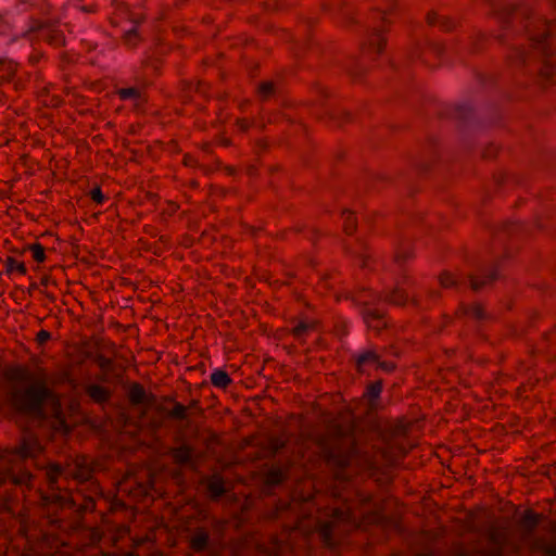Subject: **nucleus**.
Masks as SVG:
<instances>
[{"mask_svg":"<svg viewBox=\"0 0 556 556\" xmlns=\"http://www.w3.org/2000/svg\"><path fill=\"white\" fill-rule=\"evenodd\" d=\"M485 1L494 9L501 26L505 30L498 36V39L503 42L506 41L509 37L507 33L509 28H514L516 31L525 30L533 50H539L545 58L538 74V84L543 89L553 85L556 74V56L554 55L556 22L534 16L531 8L525 4L502 9L500 0Z\"/></svg>","mask_w":556,"mask_h":556,"instance_id":"obj_1","label":"nucleus"},{"mask_svg":"<svg viewBox=\"0 0 556 556\" xmlns=\"http://www.w3.org/2000/svg\"><path fill=\"white\" fill-rule=\"evenodd\" d=\"M355 430L356 424L352 418L345 424H329L326 432L316 437L315 444L319 450L320 458L327 467L343 471L358 456Z\"/></svg>","mask_w":556,"mask_h":556,"instance_id":"obj_2","label":"nucleus"},{"mask_svg":"<svg viewBox=\"0 0 556 556\" xmlns=\"http://www.w3.org/2000/svg\"><path fill=\"white\" fill-rule=\"evenodd\" d=\"M4 377L11 382H30L26 388L12 390L10 393V403L18 413L40 414L46 401L53 395L45 377L37 379L25 365L9 367L4 371Z\"/></svg>","mask_w":556,"mask_h":556,"instance_id":"obj_3","label":"nucleus"},{"mask_svg":"<svg viewBox=\"0 0 556 556\" xmlns=\"http://www.w3.org/2000/svg\"><path fill=\"white\" fill-rule=\"evenodd\" d=\"M40 505L48 511L56 513L59 509H71L80 516L96 510L94 497L87 495L83 490L66 491L63 494L54 491L50 494L40 492Z\"/></svg>","mask_w":556,"mask_h":556,"instance_id":"obj_4","label":"nucleus"},{"mask_svg":"<svg viewBox=\"0 0 556 556\" xmlns=\"http://www.w3.org/2000/svg\"><path fill=\"white\" fill-rule=\"evenodd\" d=\"M354 369L358 375L367 374V369L374 366L376 370H382L387 374H393L397 369V364L393 361L382 359L381 354L375 346L363 349L352 355Z\"/></svg>","mask_w":556,"mask_h":556,"instance_id":"obj_5","label":"nucleus"},{"mask_svg":"<svg viewBox=\"0 0 556 556\" xmlns=\"http://www.w3.org/2000/svg\"><path fill=\"white\" fill-rule=\"evenodd\" d=\"M486 539L492 546L476 549V553L479 556H503L505 546L508 543L507 529L505 527L491 525L486 529Z\"/></svg>","mask_w":556,"mask_h":556,"instance_id":"obj_6","label":"nucleus"},{"mask_svg":"<svg viewBox=\"0 0 556 556\" xmlns=\"http://www.w3.org/2000/svg\"><path fill=\"white\" fill-rule=\"evenodd\" d=\"M92 495L96 500V504L100 501H103L106 504V508L103 511H100L101 521L105 522L109 514H114L119 510H125L127 508L126 503L118 498L116 494L110 496L105 495L99 482H91L89 485V494Z\"/></svg>","mask_w":556,"mask_h":556,"instance_id":"obj_7","label":"nucleus"},{"mask_svg":"<svg viewBox=\"0 0 556 556\" xmlns=\"http://www.w3.org/2000/svg\"><path fill=\"white\" fill-rule=\"evenodd\" d=\"M359 314L369 329L380 332L388 327V313L381 304L367 306Z\"/></svg>","mask_w":556,"mask_h":556,"instance_id":"obj_8","label":"nucleus"},{"mask_svg":"<svg viewBox=\"0 0 556 556\" xmlns=\"http://www.w3.org/2000/svg\"><path fill=\"white\" fill-rule=\"evenodd\" d=\"M500 278V267L497 264L491 265L486 269H481L476 274H469V286L473 292H479L482 289L491 286Z\"/></svg>","mask_w":556,"mask_h":556,"instance_id":"obj_9","label":"nucleus"},{"mask_svg":"<svg viewBox=\"0 0 556 556\" xmlns=\"http://www.w3.org/2000/svg\"><path fill=\"white\" fill-rule=\"evenodd\" d=\"M445 52V47L440 42L425 41L416 46L413 59H420L425 64L433 65L432 60H440Z\"/></svg>","mask_w":556,"mask_h":556,"instance_id":"obj_10","label":"nucleus"},{"mask_svg":"<svg viewBox=\"0 0 556 556\" xmlns=\"http://www.w3.org/2000/svg\"><path fill=\"white\" fill-rule=\"evenodd\" d=\"M386 30L387 29L384 27L375 28L374 33L368 38V41L362 45V53H375L376 55H380L387 46V39L383 36Z\"/></svg>","mask_w":556,"mask_h":556,"instance_id":"obj_11","label":"nucleus"},{"mask_svg":"<svg viewBox=\"0 0 556 556\" xmlns=\"http://www.w3.org/2000/svg\"><path fill=\"white\" fill-rule=\"evenodd\" d=\"M194 448L189 444H181L179 446L170 447L168 454L170 455L173 463L178 466H190L195 467L193 459Z\"/></svg>","mask_w":556,"mask_h":556,"instance_id":"obj_12","label":"nucleus"},{"mask_svg":"<svg viewBox=\"0 0 556 556\" xmlns=\"http://www.w3.org/2000/svg\"><path fill=\"white\" fill-rule=\"evenodd\" d=\"M532 58V51H527L522 46H514L506 54V62L510 67L520 68L530 64Z\"/></svg>","mask_w":556,"mask_h":556,"instance_id":"obj_13","label":"nucleus"},{"mask_svg":"<svg viewBox=\"0 0 556 556\" xmlns=\"http://www.w3.org/2000/svg\"><path fill=\"white\" fill-rule=\"evenodd\" d=\"M351 300L354 302V304L359 307L361 309H364L367 306H374L376 304L382 303V294L376 293L371 289H362L356 292H354L351 296Z\"/></svg>","mask_w":556,"mask_h":556,"instance_id":"obj_14","label":"nucleus"},{"mask_svg":"<svg viewBox=\"0 0 556 556\" xmlns=\"http://www.w3.org/2000/svg\"><path fill=\"white\" fill-rule=\"evenodd\" d=\"M93 468L86 462V457L77 458L75 467L70 476L79 481L80 483L89 482L86 490L81 489L86 494H89V485L92 482Z\"/></svg>","mask_w":556,"mask_h":556,"instance_id":"obj_15","label":"nucleus"},{"mask_svg":"<svg viewBox=\"0 0 556 556\" xmlns=\"http://www.w3.org/2000/svg\"><path fill=\"white\" fill-rule=\"evenodd\" d=\"M457 317H468L477 321L485 320L489 318L484 306L479 303L466 304L460 303L455 312Z\"/></svg>","mask_w":556,"mask_h":556,"instance_id":"obj_16","label":"nucleus"},{"mask_svg":"<svg viewBox=\"0 0 556 556\" xmlns=\"http://www.w3.org/2000/svg\"><path fill=\"white\" fill-rule=\"evenodd\" d=\"M426 22L431 27H438L441 31H452L456 24L447 15H440L434 11H429L426 15Z\"/></svg>","mask_w":556,"mask_h":556,"instance_id":"obj_17","label":"nucleus"},{"mask_svg":"<svg viewBox=\"0 0 556 556\" xmlns=\"http://www.w3.org/2000/svg\"><path fill=\"white\" fill-rule=\"evenodd\" d=\"M85 393L99 405L108 403L112 397V391L109 388L97 383L88 384L85 388Z\"/></svg>","mask_w":556,"mask_h":556,"instance_id":"obj_18","label":"nucleus"},{"mask_svg":"<svg viewBox=\"0 0 556 556\" xmlns=\"http://www.w3.org/2000/svg\"><path fill=\"white\" fill-rule=\"evenodd\" d=\"M543 515L528 508L523 511L522 516L518 520V526L526 532L532 533L540 522L543 520Z\"/></svg>","mask_w":556,"mask_h":556,"instance_id":"obj_19","label":"nucleus"},{"mask_svg":"<svg viewBox=\"0 0 556 556\" xmlns=\"http://www.w3.org/2000/svg\"><path fill=\"white\" fill-rule=\"evenodd\" d=\"M383 380L377 379L367 383L363 397L367 400L370 408H375L380 400L383 390Z\"/></svg>","mask_w":556,"mask_h":556,"instance_id":"obj_20","label":"nucleus"},{"mask_svg":"<svg viewBox=\"0 0 556 556\" xmlns=\"http://www.w3.org/2000/svg\"><path fill=\"white\" fill-rule=\"evenodd\" d=\"M318 326L319 321L317 320H300L291 328L290 334L294 339L302 341L309 332L317 330Z\"/></svg>","mask_w":556,"mask_h":556,"instance_id":"obj_21","label":"nucleus"},{"mask_svg":"<svg viewBox=\"0 0 556 556\" xmlns=\"http://www.w3.org/2000/svg\"><path fill=\"white\" fill-rule=\"evenodd\" d=\"M210 541L208 532L204 528H197L189 541L190 548L195 553H202L207 548Z\"/></svg>","mask_w":556,"mask_h":556,"instance_id":"obj_22","label":"nucleus"},{"mask_svg":"<svg viewBox=\"0 0 556 556\" xmlns=\"http://www.w3.org/2000/svg\"><path fill=\"white\" fill-rule=\"evenodd\" d=\"M412 427V422L405 417L397 418L393 424L386 428V433L391 438L406 437Z\"/></svg>","mask_w":556,"mask_h":556,"instance_id":"obj_23","label":"nucleus"},{"mask_svg":"<svg viewBox=\"0 0 556 556\" xmlns=\"http://www.w3.org/2000/svg\"><path fill=\"white\" fill-rule=\"evenodd\" d=\"M288 478V471L281 469L280 467H271L265 475H264V484L266 486H278L282 484Z\"/></svg>","mask_w":556,"mask_h":556,"instance_id":"obj_24","label":"nucleus"},{"mask_svg":"<svg viewBox=\"0 0 556 556\" xmlns=\"http://www.w3.org/2000/svg\"><path fill=\"white\" fill-rule=\"evenodd\" d=\"M382 294V303H390L393 305H405L408 301V293L400 288L395 287L392 291L381 292Z\"/></svg>","mask_w":556,"mask_h":556,"instance_id":"obj_25","label":"nucleus"},{"mask_svg":"<svg viewBox=\"0 0 556 556\" xmlns=\"http://www.w3.org/2000/svg\"><path fill=\"white\" fill-rule=\"evenodd\" d=\"M161 401L165 403H174L173 408L167 412V417L169 419L185 420L188 418L187 407L184 404L176 402L175 397L170 395H164L162 396Z\"/></svg>","mask_w":556,"mask_h":556,"instance_id":"obj_26","label":"nucleus"},{"mask_svg":"<svg viewBox=\"0 0 556 556\" xmlns=\"http://www.w3.org/2000/svg\"><path fill=\"white\" fill-rule=\"evenodd\" d=\"M206 489L213 498L223 496L226 493L223 476L213 475L207 481Z\"/></svg>","mask_w":556,"mask_h":556,"instance_id":"obj_27","label":"nucleus"},{"mask_svg":"<svg viewBox=\"0 0 556 556\" xmlns=\"http://www.w3.org/2000/svg\"><path fill=\"white\" fill-rule=\"evenodd\" d=\"M287 440L279 435H270L267 441L262 445V448L268 456L274 457L279 451L285 448Z\"/></svg>","mask_w":556,"mask_h":556,"instance_id":"obj_28","label":"nucleus"},{"mask_svg":"<svg viewBox=\"0 0 556 556\" xmlns=\"http://www.w3.org/2000/svg\"><path fill=\"white\" fill-rule=\"evenodd\" d=\"M146 389L139 382H134L130 384L128 390V401L132 406H138L144 403L146 399Z\"/></svg>","mask_w":556,"mask_h":556,"instance_id":"obj_29","label":"nucleus"},{"mask_svg":"<svg viewBox=\"0 0 556 556\" xmlns=\"http://www.w3.org/2000/svg\"><path fill=\"white\" fill-rule=\"evenodd\" d=\"M213 387L226 390L231 383L232 379L229 374L224 369H215L210 377Z\"/></svg>","mask_w":556,"mask_h":556,"instance_id":"obj_30","label":"nucleus"},{"mask_svg":"<svg viewBox=\"0 0 556 556\" xmlns=\"http://www.w3.org/2000/svg\"><path fill=\"white\" fill-rule=\"evenodd\" d=\"M94 362L100 368V370L103 372V376L99 377V380L103 382L108 381V375L115 369L113 359L106 357L101 353H98L94 356Z\"/></svg>","mask_w":556,"mask_h":556,"instance_id":"obj_31","label":"nucleus"},{"mask_svg":"<svg viewBox=\"0 0 556 556\" xmlns=\"http://www.w3.org/2000/svg\"><path fill=\"white\" fill-rule=\"evenodd\" d=\"M49 33L46 37V42L54 48H62L66 46V37L63 30L59 29L56 26L48 28Z\"/></svg>","mask_w":556,"mask_h":556,"instance_id":"obj_32","label":"nucleus"},{"mask_svg":"<svg viewBox=\"0 0 556 556\" xmlns=\"http://www.w3.org/2000/svg\"><path fill=\"white\" fill-rule=\"evenodd\" d=\"M3 263L5 268V275L8 276L12 275L13 273H17L23 276L27 274V267L25 263L17 261L13 256H7Z\"/></svg>","mask_w":556,"mask_h":556,"instance_id":"obj_33","label":"nucleus"},{"mask_svg":"<svg viewBox=\"0 0 556 556\" xmlns=\"http://www.w3.org/2000/svg\"><path fill=\"white\" fill-rule=\"evenodd\" d=\"M59 20H40L30 17L28 22V28L26 34L37 33L42 29H48L53 26H58Z\"/></svg>","mask_w":556,"mask_h":556,"instance_id":"obj_34","label":"nucleus"},{"mask_svg":"<svg viewBox=\"0 0 556 556\" xmlns=\"http://www.w3.org/2000/svg\"><path fill=\"white\" fill-rule=\"evenodd\" d=\"M64 469L59 464H50L46 470L48 485L51 490L58 489L56 483L59 478L63 475Z\"/></svg>","mask_w":556,"mask_h":556,"instance_id":"obj_35","label":"nucleus"},{"mask_svg":"<svg viewBox=\"0 0 556 556\" xmlns=\"http://www.w3.org/2000/svg\"><path fill=\"white\" fill-rule=\"evenodd\" d=\"M115 93L122 101L132 100L136 104L142 99V92L138 87L118 88Z\"/></svg>","mask_w":556,"mask_h":556,"instance_id":"obj_36","label":"nucleus"},{"mask_svg":"<svg viewBox=\"0 0 556 556\" xmlns=\"http://www.w3.org/2000/svg\"><path fill=\"white\" fill-rule=\"evenodd\" d=\"M319 534L326 546L330 548L336 546L333 542V521H325L319 528Z\"/></svg>","mask_w":556,"mask_h":556,"instance_id":"obj_37","label":"nucleus"},{"mask_svg":"<svg viewBox=\"0 0 556 556\" xmlns=\"http://www.w3.org/2000/svg\"><path fill=\"white\" fill-rule=\"evenodd\" d=\"M23 251L31 252V256H33L34 261L37 262V263H43L46 261V258H47L46 249L39 242H34V243L25 244L23 247Z\"/></svg>","mask_w":556,"mask_h":556,"instance_id":"obj_38","label":"nucleus"},{"mask_svg":"<svg viewBox=\"0 0 556 556\" xmlns=\"http://www.w3.org/2000/svg\"><path fill=\"white\" fill-rule=\"evenodd\" d=\"M276 91L275 84L269 80H265L257 86V96L262 102L268 101Z\"/></svg>","mask_w":556,"mask_h":556,"instance_id":"obj_39","label":"nucleus"},{"mask_svg":"<svg viewBox=\"0 0 556 556\" xmlns=\"http://www.w3.org/2000/svg\"><path fill=\"white\" fill-rule=\"evenodd\" d=\"M0 65L3 66L4 74H0V85L10 83L16 74L17 64L13 61L0 60Z\"/></svg>","mask_w":556,"mask_h":556,"instance_id":"obj_40","label":"nucleus"},{"mask_svg":"<svg viewBox=\"0 0 556 556\" xmlns=\"http://www.w3.org/2000/svg\"><path fill=\"white\" fill-rule=\"evenodd\" d=\"M532 551L542 552L545 556H556V544L548 543L544 539H536L532 544Z\"/></svg>","mask_w":556,"mask_h":556,"instance_id":"obj_41","label":"nucleus"},{"mask_svg":"<svg viewBox=\"0 0 556 556\" xmlns=\"http://www.w3.org/2000/svg\"><path fill=\"white\" fill-rule=\"evenodd\" d=\"M439 282L443 288H459L463 281H459L454 274L444 270L439 276Z\"/></svg>","mask_w":556,"mask_h":556,"instance_id":"obj_42","label":"nucleus"},{"mask_svg":"<svg viewBox=\"0 0 556 556\" xmlns=\"http://www.w3.org/2000/svg\"><path fill=\"white\" fill-rule=\"evenodd\" d=\"M34 447V443H30L26 439H23L20 446H17L13 453L18 455L22 459H27L35 456Z\"/></svg>","mask_w":556,"mask_h":556,"instance_id":"obj_43","label":"nucleus"},{"mask_svg":"<svg viewBox=\"0 0 556 556\" xmlns=\"http://www.w3.org/2000/svg\"><path fill=\"white\" fill-rule=\"evenodd\" d=\"M344 220H343V231L351 236L357 229V218L355 217L353 212L344 211L343 212Z\"/></svg>","mask_w":556,"mask_h":556,"instance_id":"obj_44","label":"nucleus"},{"mask_svg":"<svg viewBox=\"0 0 556 556\" xmlns=\"http://www.w3.org/2000/svg\"><path fill=\"white\" fill-rule=\"evenodd\" d=\"M123 41L128 47H137L141 41V37L138 33V27L135 25L130 29L126 30L123 35Z\"/></svg>","mask_w":556,"mask_h":556,"instance_id":"obj_45","label":"nucleus"},{"mask_svg":"<svg viewBox=\"0 0 556 556\" xmlns=\"http://www.w3.org/2000/svg\"><path fill=\"white\" fill-rule=\"evenodd\" d=\"M384 514L380 510H369L363 515V522L371 526H382Z\"/></svg>","mask_w":556,"mask_h":556,"instance_id":"obj_46","label":"nucleus"},{"mask_svg":"<svg viewBox=\"0 0 556 556\" xmlns=\"http://www.w3.org/2000/svg\"><path fill=\"white\" fill-rule=\"evenodd\" d=\"M352 513L349 508L334 507L331 510L330 517L336 521L348 522L351 519Z\"/></svg>","mask_w":556,"mask_h":556,"instance_id":"obj_47","label":"nucleus"},{"mask_svg":"<svg viewBox=\"0 0 556 556\" xmlns=\"http://www.w3.org/2000/svg\"><path fill=\"white\" fill-rule=\"evenodd\" d=\"M473 110L468 104H459L455 106L456 118L460 122L467 121L472 116Z\"/></svg>","mask_w":556,"mask_h":556,"instance_id":"obj_48","label":"nucleus"},{"mask_svg":"<svg viewBox=\"0 0 556 556\" xmlns=\"http://www.w3.org/2000/svg\"><path fill=\"white\" fill-rule=\"evenodd\" d=\"M88 195L96 204H103L108 198L102 192L101 186L96 185L89 192Z\"/></svg>","mask_w":556,"mask_h":556,"instance_id":"obj_49","label":"nucleus"},{"mask_svg":"<svg viewBox=\"0 0 556 556\" xmlns=\"http://www.w3.org/2000/svg\"><path fill=\"white\" fill-rule=\"evenodd\" d=\"M414 257L412 249L400 250L395 253L394 260L397 264L402 265Z\"/></svg>","mask_w":556,"mask_h":556,"instance_id":"obj_50","label":"nucleus"},{"mask_svg":"<svg viewBox=\"0 0 556 556\" xmlns=\"http://www.w3.org/2000/svg\"><path fill=\"white\" fill-rule=\"evenodd\" d=\"M384 519L382 521V528H393L399 530L401 528V519L394 515H384Z\"/></svg>","mask_w":556,"mask_h":556,"instance_id":"obj_51","label":"nucleus"},{"mask_svg":"<svg viewBox=\"0 0 556 556\" xmlns=\"http://www.w3.org/2000/svg\"><path fill=\"white\" fill-rule=\"evenodd\" d=\"M390 1V4H388L384 9H382L381 11H378L377 14H379L381 21L383 23H386L387 21V16L390 15L394 9H395V5H396V0H389Z\"/></svg>","mask_w":556,"mask_h":556,"instance_id":"obj_52","label":"nucleus"},{"mask_svg":"<svg viewBox=\"0 0 556 556\" xmlns=\"http://www.w3.org/2000/svg\"><path fill=\"white\" fill-rule=\"evenodd\" d=\"M497 153H498V148L495 144L491 143L484 148V150L482 152V157L486 159V160H491V159L496 157Z\"/></svg>","mask_w":556,"mask_h":556,"instance_id":"obj_53","label":"nucleus"},{"mask_svg":"<svg viewBox=\"0 0 556 556\" xmlns=\"http://www.w3.org/2000/svg\"><path fill=\"white\" fill-rule=\"evenodd\" d=\"M333 331L342 339L349 334V327L345 321H340L334 325Z\"/></svg>","mask_w":556,"mask_h":556,"instance_id":"obj_54","label":"nucleus"},{"mask_svg":"<svg viewBox=\"0 0 556 556\" xmlns=\"http://www.w3.org/2000/svg\"><path fill=\"white\" fill-rule=\"evenodd\" d=\"M331 118H338V126H343L344 124L352 122V115L348 111H341L337 116L331 115Z\"/></svg>","mask_w":556,"mask_h":556,"instance_id":"obj_55","label":"nucleus"},{"mask_svg":"<svg viewBox=\"0 0 556 556\" xmlns=\"http://www.w3.org/2000/svg\"><path fill=\"white\" fill-rule=\"evenodd\" d=\"M51 339V332L46 330V329H41L40 331L37 332L36 334V341L39 345H42L45 344L46 342H48L49 340Z\"/></svg>","mask_w":556,"mask_h":556,"instance_id":"obj_56","label":"nucleus"},{"mask_svg":"<svg viewBox=\"0 0 556 556\" xmlns=\"http://www.w3.org/2000/svg\"><path fill=\"white\" fill-rule=\"evenodd\" d=\"M156 395L152 392H146V399H144V403L142 405H144L147 408H152L154 406V404L156 403Z\"/></svg>","mask_w":556,"mask_h":556,"instance_id":"obj_57","label":"nucleus"},{"mask_svg":"<svg viewBox=\"0 0 556 556\" xmlns=\"http://www.w3.org/2000/svg\"><path fill=\"white\" fill-rule=\"evenodd\" d=\"M186 407H187V410H188V409H193V410H197V413H198L199 415H202V414H203V408L201 407V402H200V400H198V399H192V400L189 402L188 406H186Z\"/></svg>","mask_w":556,"mask_h":556,"instance_id":"obj_58","label":"nucleus"},{"mask_svg":"<svg viewBox=\"0 0 556 556\" xmlns=\"http://www.w3.org/2000/svg\"><path fill=\"white\" fill-rule=\"evenodd\" d=\"M182 164L188 167H195L198 160L193 155L186 153L182 157Z\"/></svg>","mask_w":556,"mask_h":556,"instance_id":"obj_59","label":"nucleus"},{"mask_svg":"<svg viewBox=\"0 0 556 556\" xmlns=\"http://www.w3.org/2000/svg\"><path fill=\"white\" fill-rule=\"evenodd\" d=\"M356 257L361 268H366L368 266V260L370 258L369 254L361 252L356 255Z\"/></svg>","mask_w":556,"mask_h":556,"instance_id":"obj_60","label":"nucleus"},{"mask_svg":"<svg viewBox=\"0 0 556 556\" xmlns=\"http://www.w3.org/2000/svg\"><path fill=\"white\" fill-rule=\"evenodd\" d=\"M236 125L241 131L244 132L251 127L252 123L248 118H238L236 121Z\"/></svg>","mask_w":556,"mask_h":556,"instance_id":"obj_61","label":"nucleus"},{"mask_svg":"<svg viewBox=\"0 0 556 556\" xmlns=\"http://www.w3.org/2000/svg\"><path fill=\"white\" fill-rule=\"evenodd\" d=\"M519 228L520 225L518 223L506 222L503 224V230L508 231L509 233L516 231Z\"/></svg>","mask_w":556,"mask_h":556,"instance_id":"obj_62","label":"nucleus"},{"mask_svg":"<svg viewBox=\"0 0 556 556\" xmlns=\"http://www.w3.org/2000/svg\"><path fill=\"white\" fill-rule=\"evenodd\" d=\"M51 283H52V285H55V281L52 279V277H51V276H49V275H45V276H42V277H41V279H40V285H41L42 287H48V286H49V285H51Z\"/></svg>","mask_w":556,"mask_h":556,"instance_id":"obj_63","label":"nucleus"},{"mask_svg":"<svg viewBox=\"0 0 556 556\" xmlns=\"http://www.w3.org/2000/svg\"><path fill=\"white\" fill-rule=\"evenodd\" d=\"M164 402L162 403H155L154 406L152 407L157 414H165L167 416V412L168 409L163 405Z\"/></svg>","mask_w":556,"mask_h":556,"instance_id":"obj_64","label":"nucleus"}]
</instances>
